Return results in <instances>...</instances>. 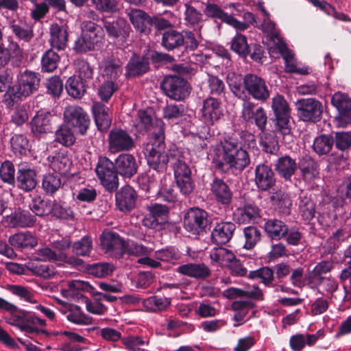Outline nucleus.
Segmentation results:
<instances>
[{"label": "nucleus", "instance_id": "864d4df0", "mask_svg": "<svg viewBox=\"0 0 351 351\" xmlns=\"http://www.w3.org/2000/svg\"><path fill=\"white\" fill-rule=\"evenodd\" d=\"M46 93L53 98H60L65 84L59 75H53L47 79L45 83Z\"/></svg>", "mask_w": 351, "mask_h": 351}, {"label": "nucleus", "instance_id": "9b49d317", "mask_svg": "<svg viewBox=\"0 0 351 351\" xmlns=\"http://www.w3.org/2000/svg\"><path fill=\"white\" fill-rule=\"evenodd\" d=\"M115 161L100 156L95 167L96 175L102 186L110 193L116 191L119 185Z\"/></svg>", "mask_w": 351, "mask_h": 351}, {"label": "nucleus", "instance_id": "f03ea898", "mask_svg": "<svg viewBox=\"0 0 351 351\" xmlns=\"http://www.w3.org/2000/svg\"><path fill=\"white\" fill-rule=\"evenodd\" d=\"M143 154L148 167L161 173L166 172L169 164L175 160L176 149H167L163 124L152 133L149 141L144 145Z\"/></svg>", "mask_w": 351, "mask_h": 351}, {"label": "nucleus", "instance_id": "7c9ffc66", "mask_svg": "<svg viewBox=\"0 0 351 351\" xmlns=\"http://www.w3.org/2000/svg\"><path fill=\"white\" fill-rule=\"evenodd\" d=\"M53 116L50 112H38L30 121L31 131L36 136L52 132Z\"/></svg>", "mask_w": 351, "mask_h": 351}, {"label": "nucleus", "instance_id": "58836bf2", "mask_svg": "<svg viewBox=\"0 0 351 351\" xmlns=\"http://www.w3.org/2000/svg\"><path fill=\"white\" fill-rule=\"evenodd\" d=\"M90 86L84 83L83 80L73 75L69 77L65 83V89L67 93L73 98L80 99L86 93L87 88Z\"/></svg>", "mask_w": 351, "mask_h": 351}, {"label": "nucleus", "instance_id": "6ab92c4d", "mask_svg": "<svg viewBox=\"0 0 351 351\" xmlns=\"http://www.w3.org/2000/svg\"><path fill=\"white\" fill-rule=\"evenodd\" d=\"M37 184L36 169L25 162L19 163L16 167L15 186L25 193H28L32 191Z\"/></svg>", "mask_w": 351, "mask_h": 351}, {"label": "nucleus", "instance_id": "20e7f679", "mask_svg": "<svg viewBox=\"0 0 351 351\" xmlns=\"http://www.w3.org/2000/svg\"><path fill=\"white\" fill-rule=\"evenodd\" d=\"M104 39L102 25L90 20H84L81 23V34L75 40L73 49L78 54L86 53L101 47Z\"/></svg>", "mask_w": 351, "mask_h": 351}, {"label": "nucleus", "instance_id": "a19ab883", "mask_svg": "<svg viewBox=\"0 0 351 351\" xmlns=\"http://www.w3.org/2000/svg\"><path fill=\"white\" fill-rule=\"evenodd\" d=\"M269 199L278 213L285 216L290 215L292 203L287 194L280 190L273 193Z\"/></svg>", "mask_w": 351, "mask_h": 351}, {"label": "nucleus", "instance_id": "5701e85b", "mask_svg": "<svg viewBox=\"0 0 351 351\" xmlns=\"http://www.w3.org/2000/svg\"><path fill=\"white\" fill-rule=\"evenodd\" d=\"M117 173L124 179H131L137 173L139 165L135 156L129 153H122L115 159Z\"/></svg>", "mask_w": 351, "mask_h": 351}, {"label": "nucleus", "instance_id": "c85d7f7f", "mask_svg": "<svg viewBox=\"0 0 351 351\" xmlns=\"http://www.w3.org/2000/svg\"><path fill=\"white\" fill-rule=\"evenodd\" d=\"M176 271L196 280H205L210 276L211 271L204 263H189L180 265Z\"/></svg>", "mask_w": 351, "mask_h": 351}, {"label": "nucleus", "instance_id": "774afa93", "mask_svg": "<svg viewBox=\"0 0 351 351\" xmlns=\"http://www.w3.org/2000/svg\"><path fill=\"white\" fill-rule=\"evenodd\" d=\"M171 304V300L154 295L144 300V305L153 311H164Z\"/></svg>", "mask_w": 351, "mask_h": 351}, {"label": "nucleus", "instance_id": "c03bdc74", "mask_svg": "<svg viewBox=\"0 0 351 351\" xmlns=\"http://www.w3.org/2000/svg\"><path fill=\"white\" fill-rule=\"evenodd\" d=\"M10 145L12 152L18 157L25 156L30 151L29 139L24 134H14L10 138Z\"/></svg>", "mask_w": 351, "mask_h": 351}, {"label": "nucleus", "instance_id": "dca6fc26", "mask_svg": "<svg viewBox=\"0 0 351 351\" xmlns=\"http://www.w3.org/2000/svg\"><path fill=\"white\" fill-rule=\"evenodd\" d=\"M148 212L143 221V226L150 229L162 228L168 220L169 208L167 206L152 203L146 206Z\"/></svg>", "mask_w": 351, "mask_h": 351}, {"label": "nucleus", "instance_id": "4be33fe9", "mask_svg": "<svg viewBox=\"0 0 351 351\" xmlns=\"http://www.w3.org/2000/svg\"><path fill=\"white\" fill-rule=\"evenodd\" d=\"M261 210L254 202H245L233 212L234 221L239 224L253 223L261 217Z\"/></svg>", "mask_w": 351, "mask_h": 351}, {"label": "nucleus", "instance_id": "de8ad7c7", "mask_svg": "<svg viewBox=\"0 0 351 351\" xmlns=\"http://www.w3.org/2000/svg\"><path fill=\"white\" fill-rule=\"evenodd\" d=\"M60 57L53 48L47 50L42 56L40 60V69L43 73H51L58 66Z\"/></svg>", "mask_w": 351, "mask_h": 351}, {"label": "nucleus", "instance_id": "2f4dec72", "mask_svg": "<svg viewBox=\"0 0 351 351\" xmlns=\"http://www.w3.org/2000/svg\"><path fill=\"white\" fill-rule=\"evenodd\" d=\"M128 16L136 29L145 34L151 33L153 16L139 9H131Z\"/></svg>", "mask_w": 351, "mask_h": 351}, {"label": "nucleus", "instance_id": "ea45409f", "mask_svg": "<svg viewBox=\"0 0 351 351\" xmlns=\"http://www.w3.org/2000/svg\"><path fill=\"white\" fill-rule=\"evenodd\" d=\"M123 62L118 58L110 57L103 62L104 77L115 82L121 75Z\"/></svg>", "mask_w": 351, "mask_h": 351}, {"label": "nucleus", "instance_id": "a878e982", "mask_svg": "<svg viewBox=\"0 0 351 351\" xmlns=\"http://www.w3.org/2000/svg\"><path fill=\"white\" fill-rule=\"evenodd\" d=\"M210 189L218 204L225 207L231 204L233 193L230 186L223 179L215 177L210 184Z\"/></svg>", "mask_w": 351, "mask_h": 351}, {"label": "nucleus", "instance_id": "3c124183", "mask_svg": "<svg viewBox=\"0 0 351 351\" xmlns=\"http://www.w3.org/2000/svg\"><path fill=\"white\" fill-rule=\"evenodd\" d=\"M175 160H171L170 165L174 172L175 180L185 177L191 176V171L186 163L182 160L181 153L176 149V154L174 155Z\"/></svg>", "mask_w": 351, "mask_h": 351}, {"label": "nucleus", "instance_id": "39448f33", "mask_svg": "<svg viewBox=\"0 0 351 351\" xmlns=\"http://www.w3.org/2000/svg\"><path fill=\"white\" fill-rule=\"evenodd\" d=\"M195 34L190 30L178 31L173 27L162 34L160 45L166 50L174 51L184 48L186 52L195 51L199 46Z\"/></svg>", "mask_w": 351, "mask_h": 351}, {"label": "nucleus", "instance_id": "a18cd8bd", "mask_svg": "<svg viewBox=\"0 0 351 351\" xmlns=\"http://www.w3.org/2000/svg\"><path fill=\"white\" fill-rule=\"evenodd\" d=\"M76 76L91 86L93 84L94 66L86 60L79 58L75 60Z\"/></svg>", "mask_w": 351, "mask_h": 351}, {"label": "nucleus", "instance_id": "680f3d73", "mask_svg": "<svg viewBox=\"0 0 351 351\" xmlns=\"http://www.w3.org/2000/svg\"><path fill=\"white\" fill-rule=\"evenodd\" d=\"M50 216L56 219L70 220L74 218L72 209L61 202L53 200Z\"/></svg>", "mask_w": 351, "mask_h": 351}, {"label": "nucleus", "instance_id": "72a5a7b5", "mask_svg": "<svg viewBox=\"0 0 351 351\" xmlns=\"http://www.w3.org/2000/svg\"><path fill=\"white\" fill-rule=\"evenodd\" d=\"M69 34L66 27L57 23L50 27V44L51 48L58 51L64 50L67 46Z\"/></svg>", "mask_w": 351, "mask_h": 351}, {"label": "nucleus", "instance_id": "6e6d98bb", "mask_svg": "<svg viewBox=\"0 0 351 351\" xmlns=\"http://www.w3.org/2000/svg\"><path fill=\"white\" fill-rule=\"evenodd\" d=\"M207 86L210 94L217 98L224 97L226 95V90L223 81L217 75H208L207 79Z\"/></svg>", "mask_w": 351, "mask_h": 351}, {"label": "nucleus", "instance_id": "4468645a", "mask_svg": "<svg viewBox=\"0 0 351 351\" xmlns=\"http://www.w3.org/2000/svg\"><path fill=\"white\" fill-rule=\"evenodd\" d=\"M295 107L298 117L303 121L316 123L322 119V104L315 98L298 99L295 102Z\"/></svg>", "mask_w": 351, "mask_h": 351}, {"label": "nucleus", "instance_id": "e433bc0d", "mask_svg": "<svg viewBox=\"0 0 351 351\" xmlns=\"http://www.w3.org/2000/svg\"><path fill=\"white\" fill-rule=\"evenodd\" d=\"M287 226L283 221L274 218L265 219L263 228L269 239L280 241L287 233Z\"/></svg>", "mask_w": 351, "mask_h": 351}, {"label": "nucleus", "instance_id": "aec40b11", "mask_svg": "<svg viewBox=\"0 0 351 351\" xmlns=\"http://www.w3.org/2000/svg\"><path fill=\"white\" fill-rule=\"evenodd\" d=\"M202 118L208 125H213L223 117V110L219 98L208 96L203 100Z\"/></svg>", "mask_w": 351, "mask_h": 351}, {"label": "nucleus", "instance_id": "5fc2aeb1", "mask_svg": "<svg viewBox=\"0 0 351 351\" xmlns=\"http://www.w3.org/2000/svg\"><path fill=\"white\" fill-rule=\"evenodd\" d=\"M85 268L88 274L97 278H105L114 271L113 265L108 263L88 264Z\"/></svg>", "mask_w": 351, "mask_h": 351}, {"label": "nucleus", "instance_id": "4c0bfd02", "mask_svg": "<svg viewBox=\"0 0 351 351\" xmlns=\"http://www.w3.org/2000/svg\"><path fill=\"white\" fill-rule=\"evenodd\" d=\"M36 217L29 211L19 209L10 216L9 225L12 228H30L34 226Z\"/></svg>", "mask_w": 351, "mask_h": 351}, {"label": "nucleus", "instance_id": "8fccbe9b", "mask_svg": "<svg viewBox=\"0 0 351 351\" xmlns=\"http://www.w3.org/2000/svg\"><path fill=\"white\" fill-rule=\"evenodd\" d=\"M334 145L332 134H320L313 141V149L319 156L326 155Z\"/></svg>", "mask_w": 351, "mask_h": 351}, {"label": "nucleus", "instance_id": "e2e57ef3", "mask_svg": "<svg viewBox=\"0 0 351 351\" xmlns=\"http://www.w3.org/2000/svg\"><path fill=\"white\" fill-rule=\"evenodd\" d=\"M118 88L119 86L115 82L106 80L99 86L97 95L101 101L108 102Z\"/></svg>", "mask_w": 351, "mask_h": 351}, {"label": "nucleus", "instance_id": "69168bd1", "mask_svg": "<svg viewBox=\"0 0 351 351\" xmlns=\"http://www.w3.org/2000/svg\"><path fill=\"white\" fill-rule=\"evenodd\" d=\"M150 253V250L145 245L136 243L134 241H128L125 242L123 248V256L125 254L135 256H147Z\"/></svg>", "mask_w": 351, "mask_h": 351}, {"label": "nucleus", "instance_id": "412c9836", "mask_svg": "<svg viewBox=\"0 0 351 351\" xmlns=\"http://www.w3.org/2000/svg\"><path fill=\"white\" fill-rule=\"evenodd\" d=\"M116 191L115 204L117 208L125 214L130 213L136 207L138 198L137 192L128 184Z\"/></svg>", "mask_w": 351, "mask_h": 351}, {"label": "nucleus", "instance_id": "052dcab7", "mask_svg": "<svg viewBox=\"0 0 351 351\" xmlns=\"http://www.w3.org/2000/svg\"><path fill=\"white\" fill-rule=\"evenodd\" d=\"M93 247V241L90 236H84L80 240L71 245L72 252L77 256H89Z\"/></svg>", "mask_w": 351, "mask_h": 351}, {"label": "nucleus", "instance_id": "13d9d810", "mask_svg": "<svg viewBox=\"0 0 351 351\" xmlns=\"http://www.w3.org/2000/svg\"><path fill=\"white\" fill-rule=\"evenodd\" d=\"M60 177L54 173H48L44 176L42 182V188L45 193L53 195L61 186Z\"/></svg>", "mask_w": 351, "mask_h": 351}, {"label": "nucleus", "instance_id": "c9c22d12", "mask_svg": "<svg viewBox=\"0 0 351 351\" xmlns=\"http://www.w3.org/2000/svg\"><path fill=\"white\" fill-rule=\"evenodd\" d=\"M31 198L29 207L35 215L40 217L49 216L53 201L38 194H34Z\"/></svg>", "mask_w": 351, "mask_h": 351}, {"label": "nucleus", "instance_id": "a211bd4d", "mask_svg": "<svg viewBox=\"0 0 351 351\" xmlns=\"http://www.w3.org/2000/svg\"><path fill=\"white\" fill-rule=\"evenodd\" d=\"M125 241L117 232H104L100 236V245L106 254L116 259L123 258Z\"/></svg>", "mask_w": 351, "mask_h": 351}, {"label": "nucleus", "instance_id": "bb28decb", "mask_svg": "<svg viewBox=\"0 0 351 351\" xmlns=\"http://www.w3.org/2000/svg\"><path fill=\"white\" fill-rule=\"evenodd\" d=\"M92 113L96 126L100 132H106L112 123V112L110 108L102 102H94Z\"/></svg>", "mask_w": 351, "mask_h": 351}, {"label": "nucleus", "instance_id": "f8f14e48", "mask_svg": "<svg viewBox=\"0 0 351 351\" xmlns=\"http://www.w3.org/2000/svg\"><path fill=\"white\" fill-rule=\"evenodd\" d=\"M230 49L240 58L247 57L256 62H263V58H266L264 47L257 43H247V37L241 33H237L230 42Z\"/></svg>", "mask_w": 351, "mask_h": 351}, {"label": "nucleus", "instance_id": "7ed1b4c3", "mask_svg": "<svg viewBox=\"0 0 351 351\" xmlns=\"http://www.w3.org/2000/svg\"><path fill=\"white\" fill-rule=\"evenodd\" d=\"M41 75L29 69L21 71L16 75V84L4 93L2 102L11 108L23 98L37 92L40 86Z\"/></svg>", "mask_w": 351, "mask_h": 351}, {"label": "nucleus", "instance_id": "338daca9", "mask_svg": "<svg viewBox=\"0 0 351 351\" xmlns=\"http://www.w3.org/2000/svg\"><path fill=\"white\" fill-rule=\"evenodd\" d=\"M185 108L182 104H167L163 109L164 118L177 121L185 115Z\"/></svg>", "mask_w": 351, "mask_h": 351}, {"label": "nucleus", "instance_id": "393cba45", "mask_svg": "<svg viewBox=\"0 0 351 351\" xmlns=\"http://www.w3.org/2000/svg\"><path fill=\"white\" fill-rule=\"evenodd\" d=\"M125 69L126 78L139 77L150 71L149 62L146 56H140L134 53L130 58Z\"/></svg>", "mask_w": 351, "mask_h": 351}, {"label": "nucleus", "instance_id": "1a4fd4ad", "mask_svg": "<svg viewBox=\"0 0 351 351\" xmlns=\"http://www.w3.org/2000/svg\"><path fill=\"white\" fill-rule=\"evenodd\" d=\"M204 209L193 207L188 210L183 219L184 229L193 235H202L209 230L211 221Z\"/></svg>", "mask_w": 351, "mask_h": 351}, {"label": "nucleus", "instance_id": "09e8293b", "mask_svg": "<svg viewBox=\"0 0 351 351\" xmlns=\"http://www.w3.org/2000/svg\"><path fill=\"white\" fill-rule=\"evenodd\" d=\"M332 140L335 148L341 152V155L337 156L340 160L346 159L343 152L351 147V132H336L332 134Z\"/></svg>", "mask_w": 351, "mask_h": 351}, {"label": "nucleus", "instance_id": "0e129e2a", "mask_svg": "<svg viewBox=\"0 0 351 351\" xmlns=\"http://www.w3.org/2000/svg\"><path fill=\"white\" fill-rule=\"evenodd\" d=\"M184 21L187 25L195 27L203 21L202 13L189 3H185Z\"/></svg>", "mask_w": 351, "mask_h": 351}, {"label": "nucleus", "instance_id": "ddd939ff", "mask_svg": "<svg viewBox=\"0 0 351 351\" xmlns=\"http://www.w3.org/2000/svg\"><path fill=\"white\" fill-rule=\"evenodd\" d=\"M64 123L75 131L84 135L90 125V117L86 110L78 106H69L64 111Z\"/></svg>", "mask_w": 351, "mask_h": 351}, {"label": "nucleus", "instance_id": "c756f323", "mask_svg": "<svg viewBox=\"0 0 351 351\" xmlns=\"http://www.w3.org/2000/svg\"><path fill=\"white\" fill-rule=\"evenodd\" d=\"M274 169L285 182H291V178L298 169V162L290 156L284 155L276 160Z\"/></svg>", "mask_w": 351, "mask_h": 351}, {"label": "nucleus", "instance_id": "603ef678", "mask_svg": "<svg viewBox=\"0 0 351 351\" xmlns=\"http://www.w3.org/2000/svg\"><path fill=\"white\" fill-rule=\"evenodd\" d=\"M16 169L10 160H5L0 166V179L8 185L15 186Z\"/></svg>", "mask_w": 351, "mask_h": 351}, {"label": "nucleus", "instance_id": "79ce46f5", "mask_svg": "<svg viewBox=\"0 0 351 351\" xmlns=\"http://www.w3.org/2000/svg\"><path fill=\"white\" fill-rule=\"evenodd\" d=\"M298 169L301 171L302 179L305 182H308L315 178L317 164L311 156H305L298 162Z\"/></svg>", "mask_w": 351, "mask_h": 351}, {"label": "nucleus", "instance_id": "2eb2a0df", "mask_svg": "<svg viewBox=\"0 0 351 351\" xmlns=\"http://www.w3.org/2000/svg\"><path fill=\"white\" fill-rule=\"evenodd\" d=\"M101 22L109 38L124 41L129 37L131 27L123 18L106 16L101 18Z\"/></svg>", "mask_w": 351, "mask_h": 351}, {"label": "nucleus", "instance_id": "4d7b16f0", "mask_svg": "<svg viewBox=\"0 0 351 351\" xmlns=\"http://www.w3.org/2000/svg\"><path fill=\"white\" fill-rule=\"evenodd\" d=\"M245 244L243 247L246 250H252L261 240V232L256 226H250L243 229Z\"/></svg>", "mask_w": 351, "mask_h": 351}, {"label": "nucleus", "instance_id": "9d476101", "mask_svg": "<svg viewBox=\"0 0 351 351\" xmlns=\"http://www.w3.org/2000/svg\"><path fill=\"white\" fill-rule=\"evenodd\" d=\"M271 108L274 114L275 130L283 135L289 134L291 132V108L284 96L278 94L273 97Z\"/></svg>", "mask_w": 351, "mask_h": 351}, {"label": "nucleus", "instance_id": "bf43d9fd", "mask_svg": "<svg viewBox=\"0 0 351 351\" xmlns=\"http://www.w3.org/2000/svg\"><path fill=\"white\" fill-rule=\"evenodd\" d=\"M274 270L269 267H263L258 269L251 271L248 278L251 279L260 278L261 282L265 286L272 287L274 280Z\"/></svg>", "mask_w": 351, "mask_h": 351}, {"label": "nucleus", "instance_id": "49530a36", "mask_svg": "<svg viewBox=\"0 0 351 351\" xmlns=\"http://www.w3.org/2000/svg\"><path fill=\"white\" fill-rule=\"evenodd\" d=\"M75 131L63 123L55 132V141L65 147H70L75 143Z\"/></svg>", "mask_w": 351, "mask_h": 351}, {"label": "nucleus", "instance_id": "6e6552de", "mask_svg": "<svg viewBox=\"0 0 351 351\" xmlns=\"http://www.w3.org/2000/svg\"><path fill=\"white\" fill-rule=\"evenodd\" d=\"M162 93L171 100L181 101L187 98L191 90V84L178 75H167L160 82Z\"/></svg>", "mask_w": 351, "mask_h": 351}, {"label": "nucleus", "instance_id": "37998d69", "mask_svg": "<svg viewBox=\"0 0 351 351\" xmlns=\"http://www.w3.org/2000/svg\"><path fill=\"white\" fill-rule=\"evenodd\" d=\"M9 242L19 249L32 248L38 244L37 239L29 231L12 235L10 237Z\"/></svg>", "mask_w": 351, "mask_h": 351}, {"label": "nucleus", "instance_id": "cd10ccee", "mask_svg": "<svg viewBox=\"0 0 351 351\" xmlns=\"http://www.w3.org/2000/svg\"><path fill=\"white\" fill-rule=\"evenodd\" d=\"M236 226L230 221L217 223L211 232V241L217 245H225L232 238Z\"/></svg>", "mask_w": 351, "mask_h": 351}, {"label": "nucleus", "instance_id": "473e14b6", "mask_svg": "<svg viewBox=\"0 0 351 351\" xmlns=\"http://www.w3.org/2000/svg\"><path fill=\"white\" fill-rule=\"evenodd\" d=\"M9 28L19 40L25 43L29 42L34 37L33 26L25 19L19 18L9 22Z\"/></svg>", "mask_w": 351, "mask_h": 351}, {"label": "nucleus", "instance_id": "f704fd0d", "mask_svg": "<svg viewBox=\"0 0 351 351\" xmlns=\"http://www.w3.org/2000/svg\"><path fill=\"white\" fill-rule=\"evenodd\" d=\"M51 168L60 175H66L69 173L71 160L65 150H60L48 157Z\"/></svg>", "mask_w": 351, "mask_h": 351}, {"label": "nucleus", "instance_id": "f257e3e1", "mask_svg": "<svg viewBox=\"0 0 351 351\" xmlns=\"http://www.w3.org/2000/svg\"><path fill=\"white\" fill-rule=\"evenodd\" d=\"M213 164L215 170L221 173L242 171L250 164V158L236 136H227L221 140L214 150Z\"/></svg>", "mask_w": 351, "mask_h": 351}, {"label": "nucleus", "instance_id": "0eeeda50", "mask_svg": "<svg viewBox=\"0 0 351 351\" xmlns=\"http://www.w3.org/2000/svg\"><path fill=\"white\" fill-rule=\"evenodd\" d=\"M230 88L234 94V88L236 86L252 97L261 102H265L269 97V90L265 80L254 74H247L243 78V84L236 82L229 83Z\"/></svg>", "mask_w": 351, "mask_h": 351}, {"label": "nucleus", "instance_id": "423d86ee", "mask_svg": "<svg viewBox=\"0 0 351 351\" xmlns=\"http://www.w3.org/2000/svg\"><path fill=\"white\" fill-rule=\"evenodd\" d=\"M234 95L243 101L241 117L247 123H254L258 129L264 132L266 130L267 116L265 109L260 106L255 110L256 104L250 100L240 88L234 86Z\"/></svg>", "mask_w": 351, "mask_h": 351}, {"label": "nucleus", "instance_id": "b1692460", "mask_svg": "<svg viewBox=\"0 0 351 351\" xmlns=\"http://www.w3.org/2000/svg\"><path fill=\"white\" fill-rule=\"evenodd\" d=\"M254 182L258 189L261 191H269L276 186L275 173L267 165H258L254 170Z\"/></svg>", "mask_w": 351, "mask_h": 351}, {"label": "nucleus", "instance_id": "f3484780", "mask_svg": "<svg viewBox=\"0 0 351 351\" xmlns=\"http://www.w3.org/2000/svg\"><path fill=\"white\" fill-rule=\"evenodd\" d=\"M108 147L113 153L130 152L135 147V141L130 134L121 128H114L108 136Z\"/></svg>", "mask_w": 351, "mask_h": 351}]
</instances>
